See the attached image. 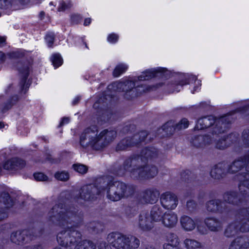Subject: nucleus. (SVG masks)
I'll return each instance as SVG.
<instances>
[{
  "label": "nucleus",
  "mask_w": 249,
  "mask_h": 249,
  "mask_svg": "<svg viewBox=\"0 0 249 249\" xmlns=\"http://www.w3.org/2000/svg\"><path fill=\"white\" fill-rule=\"evenodd\" d=\"M164 85L165 82H160L153 85L148 86L146 88V91H151L156 90L157 89L163 87Z\"/></svg>",
  "instance_id": "nucleus-44"
},
{
  "label": "nucleus",
  "mask_w": 249,
  "mask_h": 249,
  "mask_svg": "<svg viewBox=\"0 0 249 249\" xmlns=\"http://www.w3.org/2000/svg\"><path fill=\"white\" fill-rule=\"evenodd\" d=\"M142 249H154V248L147 244H143Z\"/></svg>",
  "instance_id": "nucleus-59"
},
{
  "label": "nucleus",
  "mask_w": 249,
  "mask_h": 249,
  "mask_svg": "<svg viewBox=\"0 0 249 249\" xmlns=\"http://www.w3.org/2000/svg\"><path fill=\"white\" fill-rule=\"evenodd\" d=\"M71 19L73 22L77 23L80 20L81 17L79 15L74 14L71 16Z\"/></svg>",
  "instance_id": "nucleus-51"
},
{
  "label": "nucleus",
  "mask_w": 249,
  "mask_h": 249,
  "mask_svg": "<svg viewBox=\"0 0 249 249\" xmlns=\"http://www.w3.org/2000/svg\"><path fill=\"white\" fill-rule=\"evenodd\" d=\"M236 221L229 223L225 228L223 234L227 238L235 236L239 232H249V207L237 210Z\"/></svg>",
  "instance_id": "nucleus-5"
},
{
  "label": "nucleus",
  "mask_w": 249,
  "mask_h": 249,
  "mask_svg": "<svg viewBox=\"0 0 249 249\" xmlns=\"http://www.w3.org/2000/svg\"><path fill=\"white\" fill-rule=\"evenodd\" d=\"M5 55L3 53L0 51V63L3 62L5 60Z\"/></svg>",
  "instance_id": "nucleus-55"
},
{
  "label": "nucleus",
  "mask_w": 249,
  "mask_h": 249,
  "mask_svg": "<svg viewBox=\"0 0 249 249\" xmlns=\"http://www.w3.org/2000/svg\"><path fill=\"white\" fill-rule=\"evenodd\" d=\"M99 249H111L109 245H106L105 242H101L99 245Z\"/></svg>",
  "instance_id": "nucleus-52"
},
{
  "label": "nucleus",
  "mask_w": 249,
  "mask_h": 249,
  "mask_svg": "<svg viewBox=\"0 0 249 249\" xmlns=\"http://www.w3.org/2000/svg\"><path fill=\"white\" fill-rule=\"evenodd\" d=\"M72 6V4L70 2L66 3L65 2H61L60 3L59 6L58 8V11H64L66 10L71 8Z\"/></svg>",
  "instance_id": "nucleus-46"
},
{
  "label": "nucleus",
  "mask_w": 249,
  "mask_h": 249,
  "mask_svg": "<svg viewBox=\"0 0 249 249\" xmlns=\"http://www.w3.org/2000/svg\"><path fill=\"white\" fill-rule=\"evenodd\" d=\"M46 41L48 43L49 47H52L54 40V36L52 34H48L45 38Z\"/></svg>",
  "instance_id": "nucleus-48"
},
{
  "label": "nucleus",
  "mask_w": 249,
  "mask_h": 249,
  "mask_svg": "<svg viewBox=\"0 0 249 249\" xmlns=\"http://www.w3.org/2000/svg\"><path fill=\"white\" fill-rule=\"evenodd\" d=\"M4 127V124L3 123L0 122V128Z\"/></svg>",
  "instance_id": "nucleus-61"
},
{
  "label": "nucleus",
  "mask_w": 249,
  "mask_h": 249,
  "mask_svg": "<svg viewBox=\"0 0 249 249\" xmlns=\"http://www.w3.org/2000/svg\"><path fill=\"white\" fill-rule=\"evenodd\" d=\"M99 182L102 193L106 191L107 197L111 201H118L132 194L131 188L122 182L112 181L109 178H105L100 179Z\"/></svg>",
  "instance_id": "nucleus-4"
},
{
  "label": "nucleus",
  "mask_w": 249,
  "mask_h": 249,
  "mask_svg": "<svg viewBox=\"0 0 249 249\" xmlns=\"http://www.w3.org/2000/svg\"><path fill=\"white\" fill-rule=\"evenodd\" d=\"M36 180L38 181H46L48 180V177L42 173H36L34 175Z\"/></svg>",
  "instance_id": "nucleus-47"
},
{
  "label": "nucleus",
  "mask_w": 249,
  "mask_h": 249,
  "mask_svg": "<svg viewBox=\"0 0 249 249\" xmlns=\"http://www.w3.org/2000/svg\"><path fill=\"white\" fill-rule=\"evenodd\" d=\"M166 240L167 243L163 245L164 249H181L178 246L179 244V240L177 234L173 232L167 234Z\"/></svg>",
  "instance_id": "nucleus-23"
},
{
  "label": "nucleus",
  "mask_w": 249,
  "mask_h": 249,
  "mask_svg": "<svg viewBox=\"0 0 249 249\" xmlns=\"http://www.w3.org/2000/svg\"><path fill=\"white\" fill-rule=\"evenodd\" d=\"M5 37L0 36V47L3 46L5 44Z\"/></svg>",
  "instance_id": "nucleus-57"
},
{
  "label": "nucleus",
  "mask_w": 249,
  "mask_h": 249,
  "mask_svg": "<svg viewBox=\"0 0 249 249\" xmlns=\"http://www.w3.org/2000/svg\"><path fill=\"white\" fill-rule=\"evenodd\" d=\"M52 61L55 68L59 67L62 64V59L59 54H54L52 56Z\"/></svg>",
  "instance_id": "nucleus-39"
},
{
  "label": "nucleus",
  "mask_w": 249,
  "mask_h": 249,
  "mask_svg": "<svg viewBox=\"0 0 249 249\" xmlns=\"http://www.w3.org/2000/svg\"><path fill=\"white\" fill-rule=\"evenodd\" d=\"M79 100V98L78 97L75 98L72 102L73 105H75L78 102Z\"/></svg>",
  "instance_id": "nucleus-60"
},
{
  "label": "nucleus",
  "mask_w": 249,
  "mask_h": 249,
  "mask_svg": "<svg viewBox=\"0 0 249 249\" xmlns=\"http://www.w3.org/2000/svg\"><path fill=\"white\" fill-rule=\"evenodd\" d=\"M13 5V0H0V9H10Z\"/></svg>",
  "instance_id": "nucleus-41"
},
{
  "label": "nucleus",
  "mask_w": 249,
  "mask_h": 249,
  "mask_svg": "<svg viewBox=\"0 0 249 249\" xmlns=\"http://www.w3.org/2000/svg\"><path fill=\"white\" fill-rule=\"evenodd\" d=\"M131 207H134L135 210L138 211L139 209V200L138 199L136 202L131 204Z\"/></svg>",
  "instance_id": "nucleus-53"
},
{
  "label": "nucleus",
  "mask_w": 249,
  "mask_h": 249,
  "mask_svg": "<svg viewBox=\"0 0 249 249\" xmlns=\"http://www.w3.org/2000/svg\"><path fill=\"white\" fill-rule=\"evenodd\" d=\"M28 231L26 230L17 231L11 233L10 240L12 242L17 244H21L24 241L28 242L31 239L27 235Z\"/></svg>",
  "instance_id": "nucleus-24"
},
{
  "label": "nucleus",
  "mask_w": 249,
  "mask_h": 249,
  "mask_svg": "<svg viewBox=\"0 0 249 249\" xmlns=\"http://www.w3.org/2000/svg\"><path fill=\"white\" fill-rule=\"evenodd\" d=\"M229 173L226 164L219 163L213 166L210 171L211 177L216 180H220L225 178Z\"/></svg>",
  "instance_id": "nucleus-19"
},
{
  "label": "nucleus",
  "mask_w": 249,
  "mask_h": 249,
  "mask_svg": "<svg viewBox=\"0 0 249 249\" xmlns=\"http://www.w3.org/2000/svg\"><path fill=\"white\" fill-rule=\"evenodd\" d=\"M155 137L153 133L149 132L147 131H141V143L144 142L147 143L150 142Z\"/></svg>",
  "instance_id": "nucleus-35"
},
{
  "label": "nucleus",
  "mask_w": 249,
  "mask_h": 249,
  "mask_svg": "<svg viewBox=\"0 0 249 249\" xmlns=\"http://www.w3.org/2000/svg\"><path fill=\"white\" fill-rule=\"evenodd\" d=\"M128 67L124 64L117 65L113 71V75L114 77H118L121 74L127 70Z\"/></svg>",
  "instance_id": "nucleus-36"
},
{
  "label": "nucleus",
  "mask_w": 249,
  "mask_h": 249,
  "mask_svg": "<svg viewBox=\"0 0 249 249\" xmlns=\"http://www.w3.org/2000/svg\"><path fill=\"white\" fill-rule=\"evenodd\" d=\"M72 167L74 171L81 174H86L88 170V168L86 165L82 164H74Z\"/></svg>",
  "instance_id": "nucleus-38"
},
{
  "label": "nucleus",
  "mask_w": 249,
  "mask_h": 249,
  "mask_svg": "<svg viewBox=\"0 0 249 249\" xmlns=\"http://www.w3.org/2000/svg\"><path fill=\"white\" fill-rule=\"evenodd\" d=\"M90 22L91 19L90 18H86L84 21V25L85 26H88L90 23Z\"/></svg>",
  "instance_id": "nucleus-58"
},
{
  "label": "nucleus",
  "mask_w": 249,
  "mask_h": 249,
  "mask_svg": "<svg viewBox=\"0 0 249 249\" xmlns=\"http://www.w3.org/2000/svg\"><path fill=\"white\" fill-rule=\"evenodd\" d=\"M193 175L190 171H185L181 174V178L185 181H191L193 180Z\"/></svg>",
  "instance_id": "nucleus-45"
},
{
  "label": "nucleus",
  "mask_w": 249,
  "mask_h": 249,
  "mask_svg": "<svg viewBox=\"0 0 249 249\" xmlns=\"http://www.w3.org/2000/svg\"><path fill=\"white\" fill-rule=\"evenodd\" d=\"M214 136L207 134L194 136L191 141V143L196 148H204L208 146L215 141Z\"/></svg>",
  "instance_id": "nucleus-15"
},
{
  "label": "nucleus",
  "mask_w": 249,
  "mask_h": 249,
  "mask_svg": "<svg viewBox=\"0 0 249 249\" xmlns=\"http://www.w3.org/2000/svg\"><path fill=\"white\" fill-rule=\"evenodd\" d=\"M10 107H11V106L8 107H7L6 109H8Z\"/></svg>",
  "instance_id": "nucleus-63"
},
{
  "label": "nucleus",
  "mask_w": 249,
  "mask_h": 249,
  "mask_svg": "<svg viewBox=\"0 0 249 249\" xmlns=\"http://www.w3.org/2000/svg\"><path fill=\"white\" fill-rule=\"evenodd\" d=\"M183 243L187 249H197L202 247L199 242L193 239L187 238Z\"/></svg>",
  "instance_id": "nucleus-33"
},
{
  "label": "nucleus",
  "mask_w": 249,
  "mask_h": 249,
  "mask_svg": "<svg viewBox=\"0 0 249 249\" xmlns=\"http://www.w3.org/2000/svg\"><path fill=\"white\" fill-rule=\"evenodd\" d=\"M178 221L177 215L172 212L165 213L162 219L163 225L168 228L175 227Z\"/></svg>",
  "instance_id": "nucleus-26"
},
{
  "label": "nucleus",
  "mask_w": 249,
  "mask_h": 249,
  "mask_svg": "<svg viewBox=\"0 0 249 249\" xmlns=\"http://www.w3.org/2000/svg\"><path fill=\"white\" fill-rule=\"evenodd\" d=\"M55 178L59 180L66 181L69 179V174L66 171H58L55 174Z\"/></svg>",
  "instance_id": "nucleus-37"
},
{
  "label": "nucleus",
  "mask_w": 249,
  "mask_h": 249,
  "mask_svg": "<svg viewBox=\"0 0 249 249\" xmlns=\"http://www.w3.org/2000/svg\"><path fill=\"white\" fill-rule=\"evenodd\" d=\"M163 209L159 205L153 206L150 212V216L146 215L144 219H142L141 229L144 231H149L153 227V222H158L162 220L164 215Z\"/></svg>",
  "instance_id": "nucleus-8"
},
{
  "label": "nucleus",
  "mask_w": 249,
  "mask_h": 249,
  "mask_svg": "<svg viewBox=\"0 0 249 249\" xmlns=\"http://www.w3.org/2000/svg\"><path fill=\"white\" fill-rule=\"evenodd\" d=\"M189 125V121L186 118H183L177 124L176 126H173L171 122L165 123L159 129V132L164 131L165 135L167 136L173 134L175 130H179L187 128Z\"/></svg>",
  "instance_id": "nucleus-14"
},
{
  "label": "nucleus",
  "mask_w": 249,
  "mask_h": 249,
  "mask_svg": "<svg viewBox=\"0 0 249 249\" xmlns=\"http://www.w3.org/2000/svg\"><path fill=\"white\" fill-rule=\"evenodd\" d=\"M170 75V72L164 68L148 70L142 72L141 74V81L148 80L154 77H160L162 79H168Z\"/></svg>",
  "instance_id": "nucleus-11"
},
{
  "label": "nucleus",
  "mask_w": 249,
  "mask_h": 249,
  "mask_svg": "<svg viewBox=\"0 0 249 249\" xmlns=\"http://www.w3.org/2000/svg\"><path fill=\"white\" fill-rule=\"evenodd\" d=\"M128 245L129 249L137 248L139 246V240L134 236L129 237Z\"/></svg>",
  "instance_id": "nucleus-40"
},
{
  "label": "nucleus",
  "mask_w": 249,
  "mask_h": 249,
  "mask_svg": "<svg viewBox=\"0 0 249 249\" xmlns=\"http://www.w3.org/2000/svg\"><path fill=\"white\" fill-rule=\"evenodd\" d=\"M139 78H131L124 82H116L108 86V89L114 91H123L130 92L132 97L137 96L139 93Z\"/></svg>",
  "instance_id": "nucleus-7"
},
{
  "label": "nucleus",
  "mask_w": 249,
  "mask_h": 249,
  "mask_svg": "<svg viewBox=\"0 0 249 249\" xmlns=\"http://www.w3.org/2000/svg\"><path fill=\"white\" fill-rule=\"evenodd\" d=\"M249 165V149L245 154L235 160L228 167V171L230 174H234L242 169L247 168Z\"/></svg>",
  "instance_id": "nucleus-12"
},
{
  "label": "nucleus",
  "mask_w": 249,
  "mask_h": 249,
  "mask_svg": "<svg viewBox=\"0 0 249 249\" xmlns=\"http://www.w3.org/2000/svg\"><path fill=\"white\" fill-rule=\"evenodd\" d=\"M159 151L153 147H146L141 150V160H152L157 158Z\"/></svg>",
  "instance_id": "nucleus-27"
},
{
  "label": "nucleus",
  "mask_w": 249,
  "mask_h": 249,
  "mask_svg": "<svg viewBox=\"0 0 249 249\" xmlns=\"http://www.w3.org/2000/svg\"><path fill=\"white\" fill-rule=\"evenodd\" d=\"M231 121L232 118L230 115H224L219 118H215L212 115L205 116L197 120L194 129L200 130L208 129L210 134L217 137L229 130Z\"/></svg>",
  "instance_id": "nucleus-3"
},
{
  "label": "nucleus",
  "mask_w": 249,
  "mask_h": 249,
  "mask_svg": "<svg viewBox=\"0 0 249 249\" xmlns=\"http://www.w3.org/2000/svg\"><path fill=\"white\" fill-rule=\"evenodd\" d=\"M160 195V193L157 189H147L143 191L141 194V203H155L158 200Z\"/></svg>",
  "instance_id": "nucleus-16"
},
{
  "label": "nucleus",
  "mask_w": 249,
  "mask_h": 249,
  "mask_svg": "<svg viewBox=\"0 0 249 249\" xmlns=\"http://www.w3.org/2000/svg\"><path fill=\"white\" fill-rule=\"evenodd\" d=\"M49 219L53 223L66 227L67 230L60 231L57 234L58 243L62 246H69L70 249H95L94 244L90 241H81V233L72 229L77 227L75 222L76 217L70 211H68L62 204L53 206L48 213Z\"/></svg>",
  "instance_id": "nucleus-1"
},
{
  "label": "nucleus",
  "mask_w": 249,
  "mask_h": 249,
  "mask_svg": "<svg viewBox=\"0 0 249 249\" xmlns=\"http://www.w3.org/2000/svg\"><path fill=\"white\" fill-rule=\"evenodd\" d=\"M197 230L198 232L202 235L207 234L208 232L207 229L203 225H198Z\"/></svg>",
  "instance_id": "nucleus-49"
},
{
  "label": "nucleus",
  "mask_w": 249,
  "mask_h": 249,
  "mask_svg": "<svg viewBox=\"0 0 249 249\" xmlns=\"http://www.w3.org/2000/svg\"><path fill=\"white\" fill-rule=\"evenodd\" d=\"M206 226L211 231L217 232L221 231L223 228V222L214 216L208 217L204 220Z\"/></svg>",
  "instance_id": "nucleus-21"
},
{
  "label": "nucleus",
  "mask_w": 249,
  "mask_h": 249,
  "mask_svg": "<svg viewBox=\"0 0 249 249\" xmlns=\"http://www.w3.org/2000/svg\"><path fill=\"white\" fill-rule=\"evenodd\" d=\"M117 137V132L112 129H106L99 132L97 126L86 128L80 136V143L84 148L89 146L101 150L112 142Z\"/></svg>",
  "instance_id": "nucleus-2"
},
{
  "label": "nucleus",
  "mask_w": 249,
  "mask_h": 249,
  "mask_svg": "<svg viewBox=\"0 0 249 249\" xmlns=\"http://www.w3.org/2000/svg\"><path fill=\"white\" fill-rule=\"evenodd\" d=\"M40 14L41 16H43L44 15V13L43 12H41Z\"/></svg>",
  "instance_id": "nucleus-62"
},
{
  "label": "nucleus",
  "mask_w": 249,
  "mask_h": 249,
  "mask_svg": "<svg viewBox=\"0 0 249 249\" xmlns=\"http://www.w3.org/2000/svg\"><path fill=\"white\" fill-rule=\"evenodd\" d=\"M223 201L229 204L236 205L242 202V198L234 191L227 192L224 194Z\"/></svg>",
  "instance_id": "nucleus-28"
},
{
  "label": "nucleus",
  "mask_w": 249,
  "mask_h": 249,
  "mask_svg": "<svg viewBox=\"0 0 249 249\" xmlns=\"http://www.w3.org/2000/svg\"><path fill=\"white\" fill-rule=\"evenodd\" d=\"M158 173V168L153 164L147 162L141 164V179H152L157 176Z\"/></svg>",
  "instance_id": "nucleus-18"
},
{
  "label": "nucleus",
  "mask_w": 249,
  "mask_h": 249,
  "mask_svg": "<svg viewBox=\"0 0 249 249\" xmlns=\"http://www.w3.org/2000/svg\"><path fill=\"white\" fill-rule=\"evenodd\" d=\"M189 84L188 80L187 79H185L184 80H182L180 81L178 84H177V85L183 86L184 85H186V84Z\"/></svg>",
  "instance_id": "nucleus-56"
},
{
  "label": "nucleus",
  "mask_w": 249,
  "mask_h": 249,
  "mask_svg": "<svg viewBox=\"0 0 249 249\" xmlns=\"http://www.w3.org/2000/svg\"><path fill=\"white\" fill-rule=\"evenodd\" d=\"M102 193V189L100 187L98 188L92 185H86L81 189L80 197L85 200H89L93 199L97 195Z\"/></svg>",
  "instance_id": "nucleus-17"
},
{
  "label": "nucleus",
  "mask_w": 249,
  "mask_h": 249,
  "mask_svg": "<svg viewBox=\"0 0 249 249\" xmlns=\"http://www.w3.org/2000/svg\"><path fill=\"white\" fill-rule=\"evenodd\" d=\"M236 179L240 181L239 189L240 193L245 197H249V173H239L237 175Z\"/></svg>",
  "instance_id": "nucleus-20"
},
{
  "label": "nucleus",
  "mask_w": 249,
  "mask_h": 249,
  "mask_svg": "<svg viewBox=\"0 0 249 249\" xmlns=\"http://www.w3.org/2000/svg\"><path fill=\"white\" fill-rule=\"evenodd\" d=\"M162 206L167 210H174L178 205V199L176 194L171 192L162 193L160 197Z\"/></svg>",
  "instance_id": "nucleus-13"
},
{
  "label": "nucleus",
  "mask_w": 249,
  "mask_h": 249,
  "mask_svg": "<svg viewBox=\"0 0 249 249\" xmlns=\"http://www.w3.org/2000/svg\"><path fill=\"white\" fill-rule=\"evenodd\" d=\"M19 71L22 74L24 79L22 81V85L21 87V92L25 94L27 91V88H25V84L26 79L27 78L29 74V68L27 66H24L22 69L19 68Z\"/></svg>",
  "instance_id": "nucleus-34"
},
{
  "label": "nucleus",
  "mask_w": 249,
  "mask_h": 249,
  "mask_svg": "<svg viewBox=\"0 0 249 249\" xmlns=\"http://www.w3.org/2000/svg\"><path fill=\"white\" fill-rule=\"evenodd\" d=\"M186 207L188 211L192 212L196 210L197 203L194 200L190 199L187 201Z\"/></svg>",
  "instance_id": "nucleus-43"
},
{
  "label": "nucleus",
  "mask_w": 249,
  "mask_h": 249,
  "mask_svg": "<svg viewBox=\"0 0 249 249\" xmlns=\"http://www.w3.org/2000/svg\"><path fill=\"white\" fill-rule=\"evenodd\" d=\"M180 222L182 227L186 231H191L196 227V223L194 220L187 215L181 217Z\"/></svg>",
  "instance_id": "nucleus-31"
},
{
  "label": "nucleus",
  "mask_w": 249,
  "mask_h": 249,
  "mask_svg": "<svg viewBox=\"0 0 249 249\" xmlns=\"http://www.w3.org/2000/svg\"><path fill=\"white\" fill-rule=\"evenodd\" d=\"M140 156L135 154L126 160L122 167H121L116 174L122 176L124 175L126 171L130 172L132 177L138 178L140 175Z\"/></svg>",
  "instance_id": "nucleus-6"
},
{
  "label": "nucleus",
  "mask_w": 249,
  "mask_h": 249,
  "mask_svg": "<svg viewBox=\"0 0 249 249\" xmlns=\"http://www.w3.org/2000/svg\"><path fill=\"white\" fill-rule=\"evenodd\" d=\"M118 38L119 36L117 35L111 34L108 36L107 40L110 43H115L118 41Z\"/></svg>",
  "instance_id": "nucleus-50"
},
{
  "label": "nucleus",
  "mask_w": 249,
  "mask_h": 249,
  "mask_svg": "<svg viewBox=\"0 0 249 249\" xmlns=\"http://www.w3.org/2000/svg\"><path fill=\"white\" fill-rule=\"evenodd\" d=\"M237 137L235 134H230L227 136H224L217 140L215 142V147L222 150L229 146L231 143L235 141Z\"/></svg>",
  "instance_id": "nucleus-25"
},
{
  "label": "nucleus",
  "mask_w": 249,
  "mask_h": 249,
  "mask_svg": "<svg viewBox=\"0 0 249 249\" xmlns=\"http://www.w3.org/2000/svg\"><path fill=\"white\" fill-rule=\"evenodd\" d=\"M229 249H249V242L241 244V239L236 238L231 243Z\"/></svg>",
  "instance_id": "nucleus-32"
},
{
  "label": "nucleus",
  "mask_w": 249,
  "mask_h": 249,
  "mask_svg": "<svg viewBox=\"0 0 249 249\" xmlns=\"http://www.w3.org/2000/svg\"><path fill=\"white\" fill-rule=\"evenodd\" d=\"M242 142L245 147H249V130H245L242 133Z\"/></svg>",
  "instance_id": "nucleus-42"
},
{
  "label": "nucleus",
  "mask_w": 249,
  "mask_h": 249,
  "mask_svg": "<svg viewBox=\"0 0 249 249\" xmlns=\"http://www.w3.org/2000/svg\"><path fill=\"white\" fill-rule=\"evenodd\" d=\"M69 122V118L64 117L62 119V121H61L59 126H62L65 124H67Z\"/></svg>",
  "instance_id": "nucleus-54"
},
{
  "label": "nucleus",
  "mask_w": 249,
  "mask_h": 249,
  "mask_svg": "<svg viewBox=\"0 0 249 249\" xmlns=\"http://www.w3.org/2000/svg\"><path fill=\"white\" fill-rule=\"evenodd\" d=\"M207 212L213 213L223 214L231 211L229 207L222 200L214 198L208 201L205 204Z\"/></svg>",
  "instance_id": "nucleus-9"
},
{
  "label": "nucleus",
  "mask_w": 249,
  "mask_h": 249,
  "mask_svg": "<svg viewBox=\"0 0 249 249\" xmlns=\"http://www.w3.org/2000/svg\"><path fill=\"white\" fill-rule=\"evenodd\" d=\"M107 241L117 249H129V237L118 232H112L108 234Z\"/></svg>",
  "instance_id": "nucleus-10"
},
{
  "label": "nucleus",
  "mask_w": 249,
  "mask_h": 249,
  "mask_svg": "<svg viewBox=\"0 0 249 249\" xmlns=\"http://www.w3.org/2000/svg\"><path fill=\"white\" fill-rule=\"evenodd\" d=\"M25 162L24 160L16 158L8 160L3 164V168L6 170H18L24 167Z\"/></svg>",
  "instance_id": "nucleus-29"
},
{
  "label": "nucleus",
  "mask_w": 249,
  "mask_h": 249,
  "mask_svg": "<svg viewBox=\"0 0 249 249\" xmlns=\"http://www.w3.org/2000/svg\"><path fill=\"white\" fill-rule=\"evenodd\" d=\"M135 137H138L139 139V136H136L132 139L126 138L121 140L116 146V150H124L129 146L138 144V141H137V139Z\"/></svg>",
  "instance_id": "nucleus-30"
},
{
  "label": "nucleus",
  "mask_w": 249,
  "mask_h": 249,
  "mask_svg": "<svg viewBox=\"0 0 249 249\" xmlns=\"http://www.w3.org/2000/svg\"><path fill=\"white\" fill-rule=\"evenodd\" d=\"M13 203L14 202L8 194L3 193L1 195L0 197V208L3 210L0 211V220L7 217V214L5 210L12 207Z\"/></svg>",
  "instance_id": "nucleus-22"
}]
</instances>
